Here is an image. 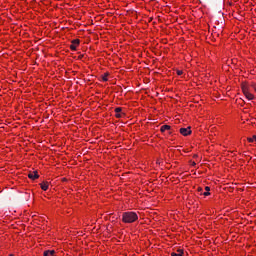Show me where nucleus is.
<instances>
[{
	"label": "nucleus",
	"mask_w": 256,
	"mask_h": 256,
	"mask_svg": "<svg viewBox=\"0 0 256 256\" xmlns=\"http://www.w3.org/2000/svg\"><path fill=\"white\" fill-rule=\"evenodd\" d=\"M241 89H242V92L244 93L246 99H248V101H253L255 99V96L253 95V93H251V89L256 91V84H252L250 86L249 84L243 82L241 85Z\"/></svg>",
	"instance_id": "obj_1"
},
{
	"label": "nucleus",
	"mask_w": 256,
	"mask_h": 256,
	"mask_svg": "<svg viewBox=\"0 0 256 256\" xmlns=\"http://www.w3.org/2000/svg\"><path fill=\"white\" fill-rule=\"evenodd\" d=\"M139 219V215L137 212L128 211L122 214V222L123 223H135Z\"/></svg>",
	"instance_id": "obj_2"
},
{
	"label": "nucleus",
	"mask_w": 256,
	"mask_h": 256,
	"mask_svg": "<svg viewBox=\"0 0 256 256\" xmlns=\"http://www.w3.org/2000/svg\"><path fill=\"white\" fill-rule=\"evenodd\" d=\"M79 43H81V41L79 39L72 40L71 45H70L71 51H77V47H79Z\"/></svg>",
	"instance_id": "obj_3"
},
{
	"label": "nucleus",
	"mask_w": 256,
	"mask_h": 256,
	"mask_svg": "<svg viewBox=\"0 0 256 256\" xmlns=\"http://www.w3.org/2000/svg\"><path fill=\"white\" fill-rule=\"evenodd\" d=\"M180 133H181V135H183L184 137H187V135H191V127L180 128Z\"/></svg>",
	"instance_id": "obj_4"
},
{
	"label": "nucleus",
	"mask_w": 256,
	"mask_h": 256,
	"mask_svg": "<svg viewBox=\"0 0 256 256\" xmlns=\"http://www.w3.org/2000/svg\"><path fill=\"white\" fill-rule=\"evenodd\" d=\"M29 179H32V181H35V179H39V174L37 173V171H34L32 173L28 174Z\"/></svg>",
	"instance_id": "obj_5"
},
{
	"label": "nucleus",
	"mask_w": 256,
	"mask_h": 256,
	"mask_svg": "<svg viewBox=\"0 0 256 256\" xmlns=\"http://www.w3.org/2000/svg\"><path fill=\"white\" fill-rule=\"evenodd\" d=\"M57 252L55 250H46L44 251L43 255L44 256H55Z\"/></svg>",
	"instance_id": "obj_6"
},
{
	"label": "nucleus",
	"mask_w": 256,
	"mask_h": 256,
	"mask_svg": "<svg viewBox=\"0 0 256 256\" xmlns=\"http://www.w3.org/2000/svg\"><path fill=\"white\" fill-rule=\"evenodd\" d=\"M40 187H41L42 191H47V189H49V182H42L40 184Z\"/></svg>",
	"instance_id": "obj_7"
},
{
	"label": "nucleus",
	"mask_w": 256,
	"mask_h": 256,
	"mask_svg": "<svg viewBox=\"0 0 256 256\" xmlns=\"http://www.w3.org/2000/svg\"><path fill=\"white\" fill-rule=\"evenodd\" d=\"M171 129L170 125H163L160 128L161 133H165V131H169Z\"/></svg>",
	"instance_id": "obj_8"
},
{
	"label": "nucleus",
	"mask_w": 256,
	"mask_h": 256,
	"mask_svg": "<svg viewBox=\"0 0 256 256\" xmlns=\"http://www.w3.org/2000/svg\"><path fill=\"white\" fill-rule=\"evenodd\" d=\"M171 256H183V250L178 249L177 252H172Z\"/></svg>",
	"instance_id": "obj_9"
},
{
	"label": "nucleus",
	"mask_w": 256,
	"mask_h": 256,
	"mask_svg": "<svg viewBox=\"0 0 256 256\" xmlns=\"http://www.w3.org/2000/svg\"><path fill=\"white\" fill-rule=\"evenodd\" d=\"M210 191H211V188H209V186H206L205 187V192L203 193V196L208 197V195H211Z\"/></svg>",
	"instance_id": "obj_10"
},
{
	"label": "nucleus",
	"mask_w": 256,
	"mask_h": 256,
	"mask_svg": "<svg viewBox=\"0 0 256 256\" xmlns=\"http://www.w3.org/2000/svg\"><path fill=\"white\" fill-rule=\"evenodd\" d=\"M102 81H104V82L109 81V73H105V74L102 76Z\"/></svg>",
	"instance_id": "obj_11"
},
{
	"label": "nucleus",
	"mask_w": 256,
	"mask_h": 256,
	"mask_svg": "<svg viewBox=\"0 0 256 256\" xmlns=\"http://www.w3.org/2000/svg\"><path fill=\"white\" fill-rule=\"evenodd\" d=\"M253 141L256 142V136H253L252 138H249V142H250V143H253Z\"/></svg>",
	"instance_id": "obj_12"
},
{
	"label": "nucleus",
	"mask_w": 256,
	"mask_h": 256,
	"mask_svg": "<svg viewBox=\"0 0 256 256\" xmlns=\"http://www.w3.org/2000/svg\"><path fill=\"white\" fill-rule=\"evenodd\" d=\"M115 113H121V107L115 108Z\"/></svg>",
	"instance_id": "obj_13"
},
{
	"label": "nucleus",
	"mask_w": 256,
	"mask_h": 256,
	"mask_svg": "<svg viewBox=\"0 0 256 256\" xmlns=\"http://www.w3.org/2000/svg\"><path fill=\"white\" fill-rule=\"evenodd\" d=\"M176 73L177 75H183V70H177Z\"/></svg>",
	"instance_id": "obj_14"
},
{
	"label": "nucleus",
	"mask_w": 256,
	"mask_h": 256,
	"mask_svg": "<svg viewBox=\"0 0 256 256\" xmlns=\"http://www.w3.org/2000/svg\"><path fill=\"white\" fill-rule=\"evenodd\" d=\"M116 117H117L118 119L121 118V114L116 113Z\"/></svg>",
	"instance_id": "obj_15"
}]
</instances>
